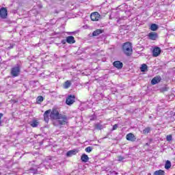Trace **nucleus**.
I'll return each mask as SVG.
<instances>
[{
    "instance_id": "obj_28",
    "label": "nucleus",
    "mask_w": 175,
    "mask_h": 175,
    "mask_svg": "<svg viewBox=\"0 0 175 175\" xmlns=\"http://www.w3.org/2000/svg\"><path fill=\"white\" fill-rule=\"evenodd\" d=\"M172 139H173V137L172 136V135H167V137H166L167 142H172Z\"/></svg>"
},
{
    "instance_id": "obj_27",
    "label": "nucleus",
    "mask_w": 175,
    "mask_h": 175,
    "mask_svg": "<svg viewBox=\"0 0 175 175\" xmlns=\"http://www.w3.org/2000/svg\"><path fill=\"white\" fill-rule=\"evenodd\" d=\"M42 100H43V96H40L37 98V103H42Z\"/></svg>"
},
{
    "instance_id": "obj_11",
    "label": "nucleus",
    "mask_w": 175,
    "mask_h": 175,
    "mask_svg": "<svg viewBox=\"0 0 175 175\" xmlns=\"http://www.w3.org/2000/svg\"><path fill=\"white\" fill-rule=\"evenodd\" d=\"M161 80H162V78H161V76H156L152 79L151 85H155V84H158V83H161Z\"/></svg>"
},
{
    "instance_id": "obj_22",
    "label": "nucleus",
    "mask_w": 175,
    "mask_h": 175,
    "mask_svg": "<svg viewBox=\"0 0 175 175\" xmlns=\"http://www.w3.org/2000/svg\"><path fill=\"white\" fill-rule=\"evenodd\" d=\"M170 167H172V163L170 162V161L167 160L165 164V169H166L167 170H169Z\"/></svg>"
},
{
    "instance_id": "obj_35",
    "label": "nucleus",
    "mask_w": 175,
    "mask_h": 175,
    "mask_svg": "<svg viewBox=\"0 0 175 175\" xmlns=\"http://www.w3.org/2000/svg\"><path fill=\"white\" fill-rule=\"evenodd\" d=\"M118 128V124H116L113 126L112 131H116Z\"/></svg>"
},
{
    "instance_id": "obj_26",
    "label": "nucleus",
    "mask_w": 175,
    "mask_h": 175,
    "mask_svg": "<svg viewBox=\"0 0 175 175\" xmlns=\"http://www.w3.org/2000/svg\"><path fill=\"white\" fill-rule=\"evenodd\" d=\"M120 29H122L123 31H128L129 29V26L128 25H120Z\"/></svg>"
},
{
    "instance_id": "obj_41",
    "label": "nucleus",
    "mask_w": 175,
    "mask_h": 175,
    "mask_svg": "<svg viewBox=\"0 0 175 175\" xmlns=\"http://www.w3.org/2000/svg\"><path fill=\"white\" fill-rule=\"evenodd\" d=\"M150 118H152V117H151V116H150Z\"/></svg>"
},
{
    "instance_id": "obj_34",
    "label": "nucleus",
    "mask_w": 175,
    "mask_h": 175,
    "mask_svg": "<svg viewBox=\"0 0 175 175\" xmlns=\"http://www.w3.org/2000/svg\"><path fill=\"white\" fill-rule=\"evenodd\" d=\"M14 46H16L15 44H10V46L8 47V49L10 50L11 49H13V47H14Z\"/></svg>"
},
{
    "instance_id": "obj_31",
    "label": "nucleus",
    "mask_w": 175,
    "mask_h": 175,
    "mask_svg": "<svg viewBox=\"0 0 175 175\" xmlns=\"http://www.w3.org/2000/svg\"><path fill=\"white\" fill-rule=\"evenodd\" d=\"M117 175V174H118V172H116L115 171H110L108 174H107V175Z\"/></svg>"
},
{
    "instance_id": "obj_39",
    "label": "nucleus",
    "mask_w": 175,
    "mask_h": 175,
    "mask_svg": "<svg viewBox=\"0 0 175 175\" xmlns=\"http://www.w3.org/2000/svg\"><path fill=\"white\" fill-rule=\"evenodd\" d=\"M121 19H119V20H118L117 21V23H120V21Z\"/></svg>"
},
{
    "instance_id": "obj_12",
    "label": "nucleus",
    "mask_w": 175,
    "mask_h": 175,
    "mask_svg": "<svg viewBox=\"0 0 175 175\" xmlns=\"http://www.w3.org/2000/svg\"><path fill=\"white\" fill-rule=\"evenodd\" d=\"M50 113H51V109H49L44 113V121H45V122L50 121Z\"/></svg>"
},
{
    "instance_id": "obj_36",
    "label": "nucleus",
    "mask_w": 175,
    "mask_h": 175,
    "mask_svg": "<svg viewBox=\"0 0 175 175\" xmlns=\"http://www.w3.org/2000/svg\"><path fill=\"white\" fill-rule=\"evenodd\" d=\"M61 43H62V44H66V43H68V42L66 41V40H62L61 41Z\"/></svg>"
},
{
    "instance_id": "obj_4",
    "label": "nucleus",
    "mask_w": 175,
    "mask_h": 175,
    "mask_svg": "<svg viewBox=\"0 0 175 175\" xmlns=\"http://www.w3.org/2000/svg\"><path fill=\"white\" fill-rule=\"evenodd\" d=\"M62 116V115L59 114V112H58V110L53 109L51 111L49 117L51 118V120H59Z\"/></svg>"
},
{
    "instance_id": "obj_25",
    "label": "nucleus",
    "mask_w": 175,
    "mask_h": 175,
    "mask_svg": "<svg viewBox=\"0 0 175 175\" xmlns=\"http://www.w3.org/2000/svg\"><path fill=\"white\" fill-rule=\"evenodd\" d=\"M148 67H147V64H144L142 65V67L140 68L141 72H146V70H147Z\"/></svg>"
},
{
    "instance_id": "obj_9",
    "label": "nucleus",
    "mask_w": 175,
    "mask_h": 175,
    "mask_svg": "<svg viewBox=\"0 0 175 175\" xmlns=\"http://www.w3.org/2000/svg\"><path fill=\"white\" fill-rule=\"evenodd\" d=\"M0 17L1 18H6L8 17V10L5 8H1L0 9Z\"/></svg>"
},
{
    "instance_id": "obj_33",
    "label": "nucleus",
    "mask_w": 175,
    "mask_h": 175,
    "mask_svg": "<svg viewBox=\"0 0 175 175\" xmlns=\"http://www.w3.org/2000/svg\"><path fill=\"white\" fill-rule=\"evenodd\" d=\"M2 117H3V113H0V126H2Z\"/></svg>"
},
{
    "instance_id": "obj_21",
    "label": "nucleus",
    "mask_w": 175,
    "mask_h": 175,
    "mask_svg": "<svg viewBox=\"0 0 175 175\" xmlns=\"http://www.w3.org/2000/svg\"><path fill=\"white\" fill-rule=\"evenodd\" d=\"M151 132V127H146L142 131L144 135H148Z\"/></svg>"
},
{
    "instance_id": "obj_15",
    "label": "nucleus",
    "mask_w": 175,
    "mask_h": 175,
    "mask_svg": "<svg viewBox=\"0 0 175 175\" xmlns=\"http://www.w3.org/2000/svg\"><path fill=\"white\" fill-rule=\"evenodd\" d=\"M77 152H79V151H77V150L76 149H74V150L68 151L66 155L68 158H70V157H73V155H76Z\"/></svg>"
},
{
    "instance_id": "obj_37",
    "label": "nucleus",
    "mask_w": 175,
    "mask_h": 175,
    "mask_svg": "<svg viewBox=\"0 0 175 175\" xmlns=\"http://www.w3.org/2000/svg\"><path fill=\"white\" fill-rule=\"evenodd\" d=\"M163 91H167V88H163Z\"/></svg>"
},
{
    "instance_id": "obj_32",
    "label": "nucleus",
    "mask_w": 175,
    "mask_h": 175,
    "mask_svg": "<svg viewBox=\"0 0 175 175\" xmlns=\"http://www.w3.org/2000/svg\"><path fill=\"white\" fill-rule=\"evenodd\" d=\"M96 128L97 129H102L103 126L100 125V124L97 123V124H96Z\"/></svg>"
},
{
    "instance_id": "obj_10",
    "label": "nucleus",
    "mask_w": 175,
    "mask_h": 175,
    "mask_svg": "<svg viewBox=\"0 0 175 175\" xmlns=\"http://www.w3.org/2000/svg\"><path fill=\"white\" fill-rule=\"evenodd\" d=\"M126 139L129 142H136V136L132 133H129L126 135Z\"/></svg>"
},
{
    "instance_id": "obj_29",
    "label": "nucleus",
    "mask_w": 175,
    "mask_h": 175,
    "mask_svg": "<svg viewBox=\"0 0 175 175\" xmlns=\"http://www.w3.org/2000/svg\"><path fill=\"white\" fill-rule=\"evenodd\" d=\"M125 159V157L122 156H118V162H122V161Z\"/></svg>"
},
{
    "instance_id": "obj_7",
    "label": "nucleus",
    "mask_w": 175,
    "mask_h": 175,
    "mask_svg": "<svg viewBox=\"0 0 175 175\" xmlns=\"http://www.w3.org/2000/svg\"><path fill=\"white\" fill-rule=\"evenodd\" d=\"M90 18L92 21H99V18H100V14L98 12H93L90 15Z\"/></svg>"
},
{
    "instance_id": "obj_5",
    "label": "nucleus",
    "mask_w": 175,
    "mask_h": 175,
    "mask_svg": "<svg viewBox=\"0 0 175 175\" xmlns=\"http://www.w3.org/2000/svg\"><path fill=\"white\" fill-rule=\"evenodd\" d=\"M76 96L75 95L70 94L68 96L66 103L68 106H70L71 105H73L74 102H75Z\"/></svg>"
},
{
    "instance_id": "obj_40",
    "label": "nucleus",
    "mask_w": 175,
    "mask_h": 175,
    "mask_svg": "<svg viewBox=\"0 0 175 175\" xmlns=\"http://www.w3.org/2000/svg\"><path fill=\"white\" fill-rule=\"evenodd\" d=\"M146 146H148V143H146Z\"/></svg>"
},
{
    "instance_id": "obj_14",
    "label": "nucleus",
    "mask_w": 175,
    "mask_h": 175,
    "mask_svg": "<svg viewBox=\"0 0 175 175\" xmlns=\"http://www.w3.org/2000/svg\"><path fill=\"white\" fill-rule=\"evenodd\" d=\"M113 65L117 69H122V67L124 66V64H122V62H121L120 61H115L113 63Z\"/></svg>"
},
{
    "instance_id": "obj_30",
    "label": "nucleus",
    "mask_w": 175,
    "mask_h": 175,
    "mask_svg": "<svg viewBox=\"0 0 175 175\" xmlns=\"http://www.w3.org/2000/svg\"><path fill=\"white\" fill-rule=\"evenodd\" d=\"M85 150L86 152H91V151H92V147L88 146L85 149Z\"/></svg>"
},
{
    "instance_id": "obj_1",
    "label": "nucleus",
    "mask_w": 175,
    "mask_h": 175,
    "mask_svg": "<svg viewBox=\"0 0 175 175\" xmlns=\"http://www.w3.org/2000/svg\"><path fill=\"white\" fill-rule=\"evenodd\" d=\"M44 170H46V166H44V164L41 163L40 165V167H38L36 165L33 167H31L29 170V173L30 174H33V175L39 174H40V172H44Z\"/></svg>"
},
{
    "instance_id": "obj_17",
    "label": "nucleus",
    "mask_w": 175,
    "mask_h": 175,
    "mask_svg": "<svg viewBox=\"0 0 175 175\" xmlns=\"http://www.w3.org/2000/svg\"><path fill=\"white\" fill-rule=\"evenodd\" d=\"M29 124L31 125V126H32V128H37V126H38L39 125V122L36 120H33L29 122Z\"/></svg>"
},
{
    "instance_id": "obj_19",
    "label": "nucleus",
    "mask_w": 175,
    "mask_h": 175,
    "mask_svg": "<svg viewBox=\"0 0 175 175\" xmlns=\"http://www.w3.org/2000/svg\"><path fill=\"white\" fill-rule=\"evenodd\" d=\"M72 85V82L70 81H66L63 87L65 90H68Z\"/></svg>"
},
{
    "instance_id": "obj_24",
    "label": "nucleus",
    "mask_w": 175,
    "mask_h": 175,
    "mask_svg": "<svg viewBox=\"0 0 175 175\" xmlns=\"http://www.w3.org/2000/svg\"><path fill=\"white\" fill-rule=\"evenodd\" d=\"M154 175H165V171L160 170L154 172Z\"/></svg>"
},
{
    "instance_id": "obj_20",
    "label": "nucleus",
    "mask_w": 175,
    "mask_h": 175,
    "mask_svg": "<svg viewBox=\"0 0 175 175\" xmlns=\"http://www.w3.org/2000/svg\"><path fill=\"white\" fill-rule=\"evenodd\" d=\"M103 33V30L102 29H96V31H93L92 35L93 36H98L100 35V33Z\"/></svg>"
},
{
    "instance_id": "obj_2",
    "label": "nucleus",
    "mask_w": 175,
    "mask_h": 175,
    "mask_svg": "<svg viewBox=\"0 0 175 175\" xmlns=\"http://www.w3.org/2000/svg\"><path fill=\"white\" fill-rule=\"evenodd\" d=\"M122 49L123 52L127 55V57L132 55V53H133V49H132V43L130 42H125L122 46Z\"/></svg>"
},
{
    "instance_id": "obj_8",
    "label": "nucleus",
    "mask_w": 175,
    "mask_h": 175,
    "mask_svg": "<svg viewBox=\"0 0 175 175\" xmlns=\"http://www.w3.org/2000/svg\"><path fill=\"white\" fill-rule=\"evenodd\" d=\"M148 37L150 40H157L158 39V33L152 31L148 34Z\"/></svg>"
},
{
    "instance_id": "obj_38",
    "label": "nucleus",
    "mask_w": 175,
    "mask_h": 175,
    "mask_svg": "<svg viewBox=\"0 0 175 175\" xmlns=\"http://www.w3.org/2000/svg\"><path fill=\"white\" fill-rule=\"evenodd\" d=\"M47 159H49V161H51V157H48Z\"/></svg>"
},
{
    "instance_id": "obj_16",
    "label": "nucleus",
    "mask_w": 175,
    "mask_h": 175,
    "mask_svg": "<svg viewBox=\"0 0 175 175\" xmlns=\"http://www.w3.org/2000/svg\"><path fill=\"white\" fill-rule=\"evenodd\" d=\"M66 42L68 44H73L74 43H76V40H75V37L70 36L66 37Z\"/></svg>"
},
{
    "instance_id": "obj_13",
    "label": "nucleus",
    "mask_w": 175,
    "mask_h": 175,
    "mask_svg": "<svg viewBox=\"0 0 175 175\" xmlns=\"http://www.w3.org/2000/svg\"><path fill=\"white\" fill-rule=\"evenodd\" d=\"M161 48L156 46L152 51V55L154 57H158L161 54Z\"/></svg>"
},
{
    "instance_id": "obj_6",
    "label": "nucleus",
    "mask_w": 175,
    "mask_h": 175,
    "mask_svg": "<svg viewBox=\"0 0 175 175\" xmlns=\"http://www.w3.org/2000/svg\"><path fill=\"white\" fill-rule=\"evenodd\" d=\"M58 120L59 125H66L68 124V117L65 115H62Z\"/></svg>"
},
{
    "instance_id": "obj_3",
    "label": "nucleus",
    "mask_w": 175,
    "mask_h": 175,
    "mask_svg": "<svg viewBox=\"0 0 175 175\" xmlns=\"http://www.w3.org/2000/svg\"><path fill=\"white\" fill-rule=\"evenodd\" d=\"M21 72V68L20 65L17 64L13 68H11L10 75L12 77H17L20 76V73Z\"/></svg>"
},
{
    "instance_id": "obj_18",
    "label": "nucleus",
    "mask_w": 175,
    "mask_h": 175,
    "mask_svg": "<svg viewBox=\"0 0 175 175\" xmlns=\"http://www.w3.org/2000/svg\"><path fill=\"white\" fill-rule=\"evenodd\" d=\"M81 159L82 162H84L85 163L90 160V157H88V155L85 154H83L82 156L81 157Z\"/></svg>"
},
{
    "instance_id": "obj_23",
    "label": "nucleus",
    "mask_w": 175,
    "mask_h": 175,
    "mask_svg": "<svg viewBox=\"0 0 175 175\" xmlns=\"http://www.w3.org/2000/svg\"><path fill=\"white\" fill-rule=\"evenodd\" d=\"M150 29L151 31H157L158 29V25H157V24H152L150 25Z\"/></svg>"
}]
</instances>
